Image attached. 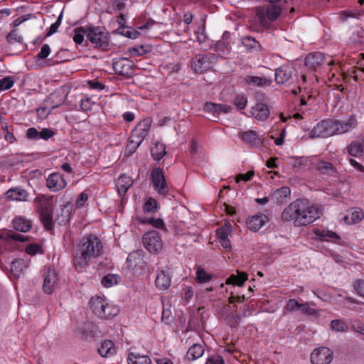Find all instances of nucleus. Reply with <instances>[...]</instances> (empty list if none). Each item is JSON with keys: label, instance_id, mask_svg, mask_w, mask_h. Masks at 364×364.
Wrapping results in <instances>:
<instances>
[{"label": "nucleus", "instance_id": "obj_1", "mask_svg": "<svg viewBox=\"0 0 364 364\" xmlns=\"http://www.w3.org/2000/svg\"><path fill=\"white\" fill-rule=\"evenodd\" d=\"M323 210L318 204L306 199H296L284 208L282 220L291 222L295 227L306 226L321 218Z\"/></svg>", "mask_w": 364, "mask_h": 364}, {"label": "nucleus", "instance_id": "obj_2", "mask_svg": "<svg viewBox=\"0 0 364 364\" xmlns=\"http://www.w3.org/2000/svg\"><path fill=\"white\" fill-rule=\"evenodd\" d=\"M102 243L94 235L82 238L77 245L73 258L75 269L83 272L92 262L102 253Z\"/></svg>", "mask_w": 364, "mask_h": 364}, {"label": "nucleus", "instance_id": "obj_3", "mask_svg": "<svg viewBox=\"0 0 364 364\" xmlns=\"http://www.w3.org/2000/svg\"><path fill=\"white\" fill-rule=\"evenodd\" d=\"M90 306L93 314L102 319L112 318L120 311L118 306L101 296H93L90 301Z\"/></svg>", "mask_w": 364, "mask_h": 364}, {"label": "nucleus", "instance_id": "obj_4", "mask_svg": "<svg viewBox=\"0 0 364 364\" xmlns=\"http://www.w3.org/2000/svg\"><path fill=\"white\" fill-rule=\"evenodd\" d=\"M87 39L95 48L106 50L109 46V35L103 28L87 27Z\"/></svg>", "mask_w": 364, "mask_h": 364}, {"label": "nucleus", "instance_id": "obj_5", "mask_svg": "<svg viewBox=\"0 0 364 364\" xmlns=\"http://www.w3.org/2000/svg\"><path fill=\"white\" fill-rule=\"evenodd\" d=\"M256 102L251 107L250 114L257 121L267 120L270 114L268 105L264 101L263 94L257 93L255 96Z\"/></svg>", "mask_w": 364, "mask_h": 364}, {"label": "nucleus", "instance_id": "obj_6", "mask_svg": "<svg viewBox=\"0 0 364 364\" xmlns=\"http://www.w3.org/2000/svg\"><path fill=\"white\" fill-rule=\"evenodd\" d=\"M143 243L145 248L151 253H158L163 247L162 240L156 230L145 232Z\"/></svg>", "mask_w": 364, "mask_h": 364}, {"label": "nucleus", "instance_id": "obj_7", "mask_svg": "<svg viewBox=\"0 0 364 364\" xmlns=\"http://www.w3.org/2000/svg\"><path fill=\"white\" fill-rule=\"evenodd\" d=\"M282 12V8L275 4L259 6L257 9V15L260 21L264 23L267 20H276Z\"/></svg>", "mask_w": 364, "mask_h": 364}, {"label": "nucleus", "instance_id": "obj_8", "mask_svg": "<svg viewBox=\"0 0 364 364\" xmlns=\"http://www.w3.org/2000/svg\"><path fill=\"white\" fill-rule=\"evenodd\" d=\"M357 124L356 117L353 115H351L346 120H331L333 135L348 132L354 129L357 126Z\"/></svg>", "mask_w": 364, "mask_h": 364}, {"label": "nucleus", "instance_id": "obj_9", "mask_svg": "<svg viewBox=\"0 0 364 364\" xmlns=\"http://www.w3.org/2000/svg\"><path fill=\"white\" fill-rule=\"evenodd\" d=\"M154 189L160 195L166 196L168 192L165 176L161 169L155 168L151 173Z\"/></svg>", "mask_w": 364, "mask_h": 364}, {"label": "nucleus", "instance_id": "obj_10", "mask_svg": "<svg viewBox=\"0 0 364 364\" xmlns=\"http://www.w3.org/2000/svg\"><path fill=\"white\" fill-rule=\"evenodd\" d=\"M332 359L333 352L326 347L316 348L311 354L312 364H329Z\"/></svg>", "mask_w": 364, "mask_h": 364}, {"label": "nucleus", "instance_id": "obj_11", "mask_svg": "<svg viewBox=\"0 0 364 364\" xmlns=\"http://www.w3.org/2000/svg\"><path fill=\"white\" fill-rule=\"evenodd\" d=\"M213 56L208 53L206 55H198L193 59L191 67L196 73H202L211 68L212 58Z\"/></svg>", "mask_w": 364, "mask_h": 364}, {"label": "nucleus", "instance_id": "obj_12", "mask_svg": "<svg viewBox=\"0 0 364 364\" xmlns=\"http://www.w3.org/2000/svg\"><path fill=\"white\" fill-rule=\"evenodd\" d=\"M331 120H322L309 132L310 138L328 137L333 136Z\"/></svg>", "mask_w": 364, "mask_h": 364}, {"label": "nucleus", "instance_id": "obj_13", "mask_svg": "<svg viewBox=\"0 0 364 364\" xmlns=\"http://www.w3.org/2000/svg\"><path fill=\"white\" fill-rule=\"evenodd\" d=\"M113 68L116 73L129 77L134 74V63L127 58H119L113 63Z\"/></svg>", "mask_w": 364, "mask_h": 364}, {"label": "nucleus", "instance_id": "obj_14", "mask_svg": "<svg viewBox=\"0 0 364 364\" xmlns=\"http://www.w3.org/2000/svg\"><path fill=\"white\" fill-rule=\"evenodd\" d=\"M47 187L51 191H59L64 189L67 186V181L60 173L54 172L50 173L46 180Z\"/></svg>", "mask_w": 364, "mask_h": 364}, {"label": "nucleus", "instance_id": "obj_15", "mask_svg": "<svg viewBox=\"0 0 364 364\" xmlns=\"http://www.w3.org/2000/svg\"><path fill=\"white\" fill-rule=\"evenodd\" d=\"M269 220L268 216L265 214H256L247 218L246 221V226L251 231L257 232L262 227L269 222Z\"/></svg>", "mask_w": 364, "mask_h": 364}, {"label": "nucleus", "instance_id": "obj_16", "mask_svg": "<svg viewBox=\"0 0 364 364\" xmlns=\"http://www.w3.org/2000/svg\"><path fill=\"white\" fill-rule=\"evenodd\" d=\"M58 282V275L53 269L48 268L46 272L43 289L46 294H51L56 288Z\"/></svg>", "mask_w": 364, "mask_h": 364}, {"label": "nucleus", "instance_id": "obj_17", "mask_svg": "<svg viewBox=\"0 0 364 364\" xmlns=\"http://www.w3.org/2000/svg\"><path fill=\"white\" fill-rule=\"evenodd\" d=\"M312 232L316 239L321 241L336 242L340 240V236L336 232L325 228H316Z\"/></svg>", "mask_w": 364, "mask_h": 364}, {"label": "nucleus", "instance_id": "obj_18", "mask_svg": "<svg viewBox=\"0 0 364 364\" xmlns=\"http://www.w3.org/2000/svg\"><path fill=\"white\" fill-rule=\"evenodd\" d=\"M232 227L230 223H226L223 226L216 230V235L221 246L224 249H229L231 247L229 236L232 232Z\"/></svg>", "mask_w": 364, "mask_h": 364}, {"label": "nucleus", "instance_id": "obj_19", "mask_svg": "<svg viewBox=\"0 0 364 364\" xmlns=\"http://www.w3.org/2000/svg\"><path fill=\"white\" fill-rule=\"evenodd\" d=\"M326 62V56L320 52L309 53L305 58V65L313 70H316Z\"/></svg>", "mask_w": 364, "mask_h": 364}, {"label": "nucleus", "instance_id": "obj_20", "mask_svg": "<svg viewBox=\"0 0 364 364\" xmlns=\"http://www.w3.org/2000/svg\"><path fill=\"white\" fill-rule=\"evenodd\" d=\"M363 210L360 208L354 207L347 210V213L343 216V220L346 224L353 225L360 223L363 220Z\"/></svg>", "mask_w": 364, "mask_h": 364}, {"label": "nucleus", "instance_id": "obj_21", "mask_svg": "<svg viewBox=\"0 0 364 364\" xmlns=\"http://www.w3.org/2000/svg\"><path fill=\"white\" fill-rule=\"evenodd\" d=\"M151 125V119L146 118L142 119L132 131V135L143 141L150 129Z\"/></svg>", "mask_w": 364, "mask_h": 364}, {"label": "nucleus", "instance_id": "obj_22", "mask_svg": "<svg viewBox=\"0 0 364 364\" xmlns=\"http://www.w3.org/2000/svg\"><path fill=\"white\" fill-rule=\"evenodd\" d=\"M204 110L212 113L215 117H218L222 113H229L232 110V107L225 104L206 102L204 105Z\"/></svg>", "mask_w": 364, "mask_h": 364}, {"label": "nucleus", "instance_id": "obj_23", "mask_svg": "<svg viewBox=\"0 0 364 364\" xmlns=\"http://www.w3.org/2000/svg\"><path fill=\"white\" fill-rule=\"evenodd\" d=\"M238 137L250 146L254 147L261 143V139L257 133L253 130L241 132L238 134Z\"/></svg>", "mask_w": 364, "mask_h": 364}, {"label": "nucleus", "instance_id": "obj_24", "mask_svg": "<svg viewBox=\"0 0 364 364\" xmlns=\"http://www.w3.org/2000/svg\"><path fill=\"white\" fill-rule=\"evenodd\" d=\"M133 184L132 177L126 174H122L116 181V188L120 196L124 195Z\"/></svg>", "mask_w": 364, "mask_h": 364}, {"label": "nucleus", "instance_id": "obj_25", "mask_svg": "<svg viewBox=\"0 0 364 364\" xmlns=\"http://www.w3.org/2000/svg\"><path fill=\"white\" fill-rule=\"evenodd\" d=\"M171 283V276L168 272L164 270H161L156 276L155 284L156 287L159 290H166L169 288Z\"/></svg>", "mask_w": 364, "mask_h": 364}, {"label": "nucleus", "instance_id": "obj_26", "mask_svg": "<svg viewBox=\"0 0 364 364\" xmlns=\"http://www.w3.org/2000/svg\"><path fill=\"white\" fill-rule=\"evenodd\" d=\"M292 73V68L288 65H283L275 70V80L278 84L288 82Z\"/></svg>", "mask_w": 364, "mask_h": 364}, {"label": "nucleus", "instance_id": "obj_27", "mask_svg": "<svg viewBox=\"0 0 364 364\" xmlns=\"http://www.w3.org/2000/svg\"><path fill=\"white\" fill-rule=\"evenodd\" d=\"M6 197L11 200L26 201L27 200L28 193L24 189L13 188H10L6 192Z\"/></svg>", "mask_w": 364, "mask_h": 364}, {"label": "nucleus", "instance_id": "obj_28", "mask_svg": "<svg viewBox=\"0 0 364 364\" xmlns=\"http://www.w3.org/2000/svg\"><path fill=\"white\" fill-rule=\"evenodd\" d=\"M116 348L114 343L110 340H106L103 341L100 348H98V353L102 357H109L116 353Z\"/></svg>", "mask_w": 364, "mask_h": 364}, {"label": "nucleus", "instance_id": "obj_29", "mask_svg": "<svg viewBox=\"0 0 364 364\" xmlns=\"http://www.w3.org/2000/svg\"><path fill=\"white\" fill-rule=\"evenodd\" d=\"M65 95L63 91H55L51 93L48 97V102L50 104L51 109L60 107L65 101Z\"/></svg>", "mask_w": 364, "mask_h": 364}, {"label": "nucleus", "instance_id": "obj_30", "mask_svg": "<svg viewBox=\"0 0 364 364\" xmlns=\"http://www.w3.org/2000/svg\"><path fill=\"white\" fill-rule=\"evenodd\" d=\"M205 349L202 344L195 343L192 345L186 353V358L188 360H195L200 358L204 353Z\"/></svg>", "mask_w": 364, "mask_h": 364}, {"label": "nucleus", "instance_id": "obj_31", "mask_svg": "<svg viewBox=\"0 0 364 364\" xmlns=\"http://www.w3.org/2000/svg\"><path fill=\"white\" fill-rule=\"evenodd\" d=\"M315 168L321 173L336 176L338 174L336 168L331 164L324 161H320L315 164Z\"/></svg>", "mask_w": 364, "mask_h": 364}, {"label": "nucleus", "instance_id": "obj_32", "mask_svg": "<svg viewBox=\"0 0 364 364\" xmlns=\"http://www.w3.org/2000/svg\"><path fill=\"white\" fill-rule=\"evenodd\" d=\"M29 262L24 259H17L11 262V271L15 277H18L28 267Z\"/></svg>", "mask_w": 364, "mask_h": 364}, {"label": "nucleus", "instance_id": "obj_33", "mask_svg": "<svg viewBox=\"0 0 364 364\" xmlns=\"http://www.w3.org/2000/svg\"><path fill=\"white\" fill-rule=\"evenodd\" d=\"M13 227L21 232H28L31 228V222L23 217H17L13 220Z\"/></svg>", "mask_w": 364, "mask_h": 364}, {"label": "nucleus", "instance_id": "obj_34", "mask_svg": "<svg viewBox=\"0 0 364 364\" xmlns=\"http://www.w3.org/2000/svg\"><path fill=\"white\" fill-rule=\"evenodd\" d=\"M245 82L252 86L255 87H265L269 86L271 80L266 77H261L258 76H247L245 77Z\"/></svg>", "mask_w": 364, "mask_h": 364}, {"label": "nucleus", "instance_id": "obj_35", "mask_svg": "<svg viewBox=\"0 0 364 364\" xmlns=\"http://www.w3.org/2000/svg\"><path fill=\"white\" fill-rule=\"evenodd\" d=\"M128 364H151L147 355H141L136 353H130L127 358Z\"/></svg>", "mask_w": 364, "mask_h": 364}, {"label": "nucleus", "instance_id": "obj_36", "mask_svg": "<svg viewBox=\"0 0 364 364\" xmlns=\"http://www.w3.org/2000/svg\"><path fill=\"white\" fill-rule=\"evenodd\" d=\"M94 326L91 323H85L81 327H79L75 333L77 336L82 339H88L92 337Z\"/></svg>", "mask_w": 364, "mask_h": 364}, {"label": "nucleus", "instance_id": "obj_37", "mask_svg": "<svg viewBox=\"0 0 364 364\" xmlns=\"http://www.w3.org/2000/svg\"><path fill=\"white\" fill-rule=\"evenodd\" d=\"M247 280V274L245 272H237V274H232L225 281L226 284H233L241 287Z\"/></svg>", "mask_w": 364, "mask_h": 364}, {"label": "nucleus", "instance_id": "obj_38", "mask_svg": "<svg viewBox=\"0 0 364 364\" xmlns=\"http://www.w3.org/2000/svg\"><path fill=\"white\" fill-rule=\"evenodd\" d=\"M142 143V141L139 139L134 137L131 134L129 141L126 146L124 155L129 156L134 153L139 145Z\"/></svg>", "mask_w": 364, "mask_h": 364}, {"label": "nucleus", "instance_id": "obj_39", "mask_svg": "<svg viewBox=\"0 0 364 364\" xmlns=\"http://www.w3.org/2000/svg\"><path fill=\"white\" fill-rule=\"evenodd\" d=\"M151 154L155 160L161 159L166 154V146L163 143L157 142L151 149Z\"/></svg>", "mask_w": 364, "mask_h": 364}, {"label": "nucleus", "instance_id": "obj_40", "mask_svg": "<svg viewBox=\"0 0 364 364\" xmlns=\"http://www.w3.org/2000/svg\"><path fill=\"white\" fill-rule=\"evenodd\" d=\"M290 194V188L287 186H283L275 190L272 193V197L276 199L277 203H282L283 199L289 197Z\"/></svg>", "mask_w": 364, "mask_h": 364}, {"label": "nucleus", "instance_id": "obj_41", "mask_svg": "<svg viewBox=\"0 0 364 364\" xmlns=\"http://www.w3.org/2000/svg\"><path fill=\"white\" fill-rule=\"evenodd\" d=\"M119 277L117 274H108L102 279V284L106 288L112 287L119 283Z\"/></svg>", "mask_w": 364, "mask_h": 364}, {"label": "nucleus", "instance_id": "obj_42", "mask_svg": "<svg viewBox=\"0 0 364 364\" xmlns=\"http://www.w3.org/2000/svg\"><path fill=\"white\" fill-rule=\"evenodd\" d=\"M87 27H77L74 30V35L73 39L76 44H81L83 41L85 36H87Z\"/></svg>", "mask_w": 364, "mask_h": 364}, {"label": "nucleus", "instance_id": "obj_43", "mask_svg": "<svg viewBox=\"0 0 364 364\" xmlns=\"http://www.w3.org/2000/svg\"><path fill=\"white\" fill-rule=\"evenodd\" d=\"M331 328L336 332H347L348 326L341 319H334L331 322Z\"/></svg>", "mask_w": 364, "mask_h": 364}, {"label": "nucleus", "instance_id": "obj_44", "mask_svg": "<svg viewBox=\"0 0 364 364\" xmlns=\"http://www.w3.org/2000/svg\"><path fill=\"white\" fill-rule=\"evenodd\" d=\"M158 208L157 201L151 197L147 199L143 207L144 212L146 214L155 213Z\"/></svg>", "mask_w": 364, "mask_h": 364}, {"label": "nucleus", "instance_id": "obj_45", "mask_svg": "<svg viewBox=\"0 0 364 364\" xmlns=\"http://www.w3.org/2000/svg\"><path fill=\"white\" fill-rule=\"evenodd\" d=\"M301 304L294 299H289L283 309V313L285 314L289 312L296 311L300 310Z\"/></svg>", "mask_w": 364, "mask_h": 364}, {"label": "nucleus", "instance_id": "obj_46", "mask_svg": "<svg viewBox=\"0 0 364 364\" xmlns=\"http://www.w3.org/2000/svg\"><path fill=\"white\" fill-rule=\"evenodd\" d=\"M348 153L353 156H358L363 153V148L360 143L352 142L348 146Z\"/></svg>", "mask_w": 364, "mask_h": 364}, {"label": "nucleus", "instance_id": "obj_47", "mask_svg": "<svg viewBox=\"0 0 364 364\" xmlns=\"http://www.w3.org/2000/svg\"><path fill=\"white\" fill-rule=\"evenodd\" d=\"M6 40L9 43H13L15 42L21 43L23 41V37L17 29H14L6 36Z\"/></svg>", "mask_w": 364, "mask_h": 364}, {"label": "nucleus", "instance_id": "obj_48", "mask_svg": "<svg viewBox=\"0 0 364 364\" xmlns=\"http://www.w3.org/2000/svg\"><path fill=\"white\" fill-rule=\"evenodd\" d=\"M247 97L244 94L237 95L233 99L234 105L239 109H243L247 106Z\"/></svg>", "mask_w": 364, "mask_h": 364}, {"label": "nucleus", "instance_id": "obj_49", "mask_svg": "<svg viewBox=\"0 0 364 364\" xmlns=\"http://www.w3.org/2000/svg\"><path fill=\"white\" fill-rule=\"evenodd\" d=\"M359 14L358 11L352 10L341 11L338 13V18L341 21H345L348 18H356Z\"/></svg>", "mask_w": 364, "mask_h": 364}, {"label": "nucleus", "instance_id": "obj_50", "mask_svg": "<svg viewBox=\"0 0 364 364\" xmlns=\"http://www.w3.org/2000/svg\"><path fill=\"white\" fill-rule=\"evenodd\" d=\"M117 31L119 33L130 38H136L139 35L138 31L130 28L119 27Z\"/></svg>", "mask_w": 364, "mask_h": 364}, {"label": "nucleus", "instance_id": "obj_51", "mask_svg": "<svg viewBox=\"0 0 364 364\" xmlns=\"http://www.w3.org/2000/svg\"><path fill=\"white\" fill-rule=\"evenodd\" d=\"M242 43L247 50L256 48L259 46V43L254 38L250 36L242 38Z\"/></svg>", "mask_w": 364, "mask_h": 364}, {"label": "nucleus", "instance_id": "obj_52", "mask_svg": "<svg viewBox=\"0 0 364 364\" xmlns=\"http://www.w3.org/2000/svg\"><path fill=\"white\" fill-rule=\"evenodd\" d=\"M350 40L355 44L364 43V30L359 29L353 32L351 35Z\"/></svg>", "mask_w": 364, "mask_h": 364}, {"label": "nucleus", "instance_id": "obj_53", "mask_svg": "<svg viewBox=\"0 0 364 364\" xmlns=\"http://www.w3.org/2000/svg\"><path fill=\"white\" fill-rule=\"evenodd\" d=\"M211 279V277L203 269L198 268L196 272V281L199 283H205Z\"/></svg>", "mask_w": 364, "mask_h": 364}, {"label": "nucleus", "instance_id": "obj_54", "mask_svg": "<svg viewBox=\"0 0 364 364\" xmlns=\"http://www.w3.org/2000/svg\"><path fill=\"white\" fill-rule=\"evenodd\" d=\"M14 80L11 77H5L0 80V90H6L14 85Z\"/></svg>", "mask_w": 364, "mask_h": 364}, {"label": "nucleus", "instance_id": "obj_55", "mask_svg": "<svg viewBox=\"0 0 364 364\" xmlns=\"http://www.w3.org/2000/svg\"><path fill=\"white\" fill-rule=\"evenodd\" d=\"M255 176V171L253 170L247 171L246 173H240L238 174L236 178L235 181L237 183L240 182L241 181H250L252 180L253 176Z\"/></svg>", "mask_w": 364, "mask_h": 364}, {"label": "nucleus", "instance_id": "obj_56", "mask_svg": "<svg viewBox=\"0 0 364 364\" xmlns=\"http://www.w3.org/2000/svg\"><path fill=\"white\" fill-rule=\"evenodd\" d=\"M300 311L303 314L309 316H314L317 313V311L315 309L310 307V305L308 302H304L301 304Z\"/></svg>", "mask_w": 364, "mask_h": 364}, {"label": "nucleus", "instance_id": "obj_57", "mask_svg": "<svg viewBox=\"0 0 364 364\" xmlns=\"http://www.w3.org/2000/svg\"><path fill=\"white\" fill-rule=\"evenodd\" d=\"M125 6L124 2L119 0H115L112 2V5L109 7L108 12L110 14H113L116 11L122 10Z\"/></svg>", "mask_w": 364, "mask_h": 364}, {"label": "nucleus", "instance_id": "obj_58", "mask_svg": "<svg viewBox=\"0 0 364 364\" xmlns=\"http://www.w3.org/2000/svg\"><path fill=\"white\" fill-rule=\"evenodd\" d=\"M41 220L43 223L45 228L48 230L52 228V215L48 213H42L41 215Z\"/></svg>", "mask_w": 364, "mask_h": 364}, {"label": "nucleus", "instance_id": "obj_59", "mask_svg": "<svg viewBox=\"0 0 364 364\" xmlns=\"http://www.w3.org/2000/svg\"><path fill=\"white\" fill-rule=\"evenodd\" d=\"M154 228L166 231V227L164 221L161 218H151V223Z\"/></svg>", "mask_w": 364, "mask_h": 364}, {"label": "nucleus", "instance_id": "obj_60", "mask_svg": "<svg viewBox=\"0 0 364 364\" xmlns=\"http://www.w3.org/2000/svg\"><path fill=\"white\" fill-rule=\"evenodd\" d=\"M354 289L356 293L364 298V280L363 279H358L353 284Z\"/></svg>", "mask_w": 364, "mask_h": 364}, {"label": "nucleus", "instance_id": "obj_61", "mask_svg": "<svg viewBox=\"0 0 364 364\" xmlns=\"http://www.w3.org/2000/svg\"><path fill=\"white\" fill-rule=\"evenodd\" d=\"M92 104L93 102L90 98L87 97H83L80 100V106L83 111H89L92 109Z\"/></svg>", "mask_w": 364, "mask_h": 364}, {"label": "nucleus", "instance_id": "obj_62", "mask_svg": "<svg viewBox=\"0 0 364 364\" xmlns=\"http://www.w3.org/2000/svg\"><path fill=\"white\" fill-rule=\"evenodd\" d=\"M55 135V132L48 128H43L39 134V139L48 140Z\"/></svg>", "mask_w": 364, "mask_h": 364}, {"label": "nucleus", "instance_id": "obj_63", "mask_svg": "<svg viewBox=\"0 0 364 364\" xmlns=\"http://www.w3.org/2000/svg\"><path fill=\"white\" fill-rule=\"evenodd\" d=\"M50 53V48L48 44H44L38 53V54L36 55V58L38 59H45L47 58Z\"/></svg>", "mask_w": 364, "mask_h": 364}, {"label": "nucleus", "instance_id": "obj_64", "mask_svg": "<svg viewBox=\"0 0 364 364\" xmlns=\"http://www.w3.org/2000/svg\"><path fill=\"white\" fill-rule=\"evenodd\" d=\"M352 327L355 331L364 335V323L355 320L352 323Z\"/></svg>", "mask_w": 364, "mask_h": 364}]
</instances>
